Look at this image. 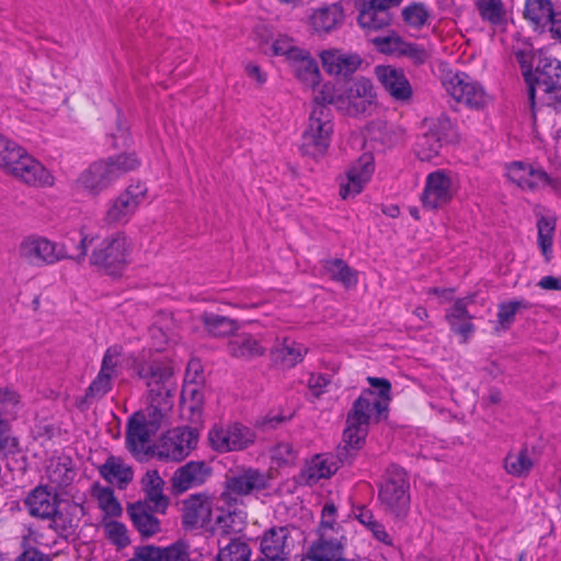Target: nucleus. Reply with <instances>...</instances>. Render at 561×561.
I'll return each mask as SVG.
<instances>
[{
  "label": "nucleus",
  "instance_id": "f257e3e1",
  "mask_svg": "<svg viewBox=\"0 0 561 561\" xmlns=\"http://www.w3.org/2000/svg\"><path fill=\"white\" fill-rule=\"evenodd\" d=\"M373 389L364 390L354 402L347 416V426L343 433L344 448L359 449L373 421H379L388 411L391 400V383L385 378L368 377Z\"/></svg>",
  "mask_w": 561,
  "mask_h": 561
},
{
  "label": "nucleus",
  "instance_id": "f03ea898",
  "mask_svg": "<svg viewBox=\"0 0 561 561\" xmlns=\"http://www.w3.org/2000/svg\"><path fill=\"white\" fill-rule=\"evenodd\" d=\"M520 66L525 81L528 84V98L535 105L537 94H542V103L550 105L561 96V61L540 50L531 48L514 51Z\"/></svg>",
  "mask_w": 561,
  "mask_h": 561
},
{
  "label": "nucleus",
  "instance_id": "7ed1b4c3",
  "mask_svg": "<svg viewBox=\"0 0 561 561\" xmlns=\"http://www.w3.org/2000/svg\"><path fill=\"white\" fill-rule=\"evenodd\" d=\"M334 124L329 107L314 105L301 135L302 154L318 159L323 157L331 145Z\"/></svg>",
  "mask_w": 561,
  "mask_h": 561
},
{
  "label": "nucleus",
  "instance_id": "20e7f679",
  "mask_svg": "<svg viewBox=\"0 0 561 561\" xmlns=\"http://www.w3.org/2000/svg\"><path fill=\"white\" fill-rule=\"evenodd\" d=\"M131 250V242L125 232H113L92 250L90 264L108 275H121L129 263Z\"/></svg>",
  "mask_w": 561,
  "mask_h": 561
},
{
  "label": "nucleus",
  "instance_id": "39448f33",
  "mask_svg": "<svg viewBox=\"0 0 561 561\" xmlns=\"http://www.w3.org/2000/svg\"><path fill=\"white\" fill-rule=\"evenodd\" d=\"M168 411V404L158 407L153 400L144 411L131 415L126 433L127 447L131 454L147 453L151 437L160 428Z\"/></svg>",
  "mask_w": 561,
  "mask_h": 561
},
{
  "label": "nucleus",
  "instance_id": "423d86ee",
  "mask_svg": "<svg viewBox=\"0 0 561 561\" xmlns=\"http://www.w3.org/2000/svg\"><path fill=\"white\" fill-rule=\"evenodd\" d=\"M137 376L145 380L149 391L150 404L154 400L158 407L168 404V410L171 409V397L175 390L172 381L173 368L167 362L152 359L149 362H139L135 364Z\"/></svg>",
  "mask_w": 561,
  "mask_h": 561
},
{
  "label": "nucleus",
  "instance_id": "0eeeda50",
  "mask_svg": "<svg viewBox=\"0 0 561 561\" xmlns=\"http://www.w3.org/2000/svg\"><path fill=\"white\" fill-rule=\"evenodd\" d=\"M137 376L145 380L149 391L150 404L154 400L158 407L168 404V410L171 409V397L175 390L172 381L173 368L167 362L152 359L149 362H139L135 364Z\"/></svg>",
  "mask_w": 561,
  "mask_h": 561
},
{
  "label": "nucleus",
  "instance_id": "6e6552de",
  "mask_svg": "<svg viewBox=\"0 0 561 561\" xmlns=\"http://www.w3.org/2000/svg\"><path fill=\"white\" fill-rule=\"evenodd\" d=\"M15 252L18 260L31 267L54 265L68 257L64 244L36 233L23 237Z\"/></svg>",
  "mask_w": 561,
  "mask_h": 561
},
{
  "label": "nucleus",
  "instance_id": "1a4fd4ad",
  "mask_svg": "<svg viewBox=\"0 0 561 561\" xmlns=\"http://www.w3.org/2000/svg\"><path fill=\"white\" fill-rule=\"evenodd\" d=\"M442 84L451 99L470 108H483L490 101L484 88L465 72L446 71L442 77Z\"/></svg>",
  "mask_w": 561,
  "mask_h": 561
},
{
  "label": "nucleus",
  "instance_id": "9d476101",
  "mask_svg": "<svg viewBox=\"0 0 561 561\" xmlns=\"http://www.w3.org/2000/svg\"><path fill=\"white\" fill-rule=\"evenodd\" d=\"M148 187L142 182L131 183L116 198L108 201L103 216L107 226H124L137 211L138 207L146 201Z\"/></svg>",
  "mask_w": 561,
  "mask_h": 561
},
{
  "label": "nucleus",
  "instance_id": "9b49d317",
  "mask_svg": "<svg viewBox=\"0 0 561 561\" xmlns=\"http://www.w3.org/2000/svg\"><path fill=\"white\" fill-rule=\"evenodd\" d=\"M199 434L197 430L180 426L169 430L156 445V456L160 460L179 462L196 448Z\"/></svg>",
  "mask_w": 561,
  "mask_h": 561
},
{
  "label": "nucleus",
  "instance_id": "f8f14e48",
  "mask_svg": "<svg viewBox=\"0 0 561 561\" xmlns=\"http://www.w3.org/2000/svg\"><path fill=\"white\" fill-rule=\"evenodd\" d=\"M457 190L451 172L439 169L428 173L421 194L423 208L427 210L444 208L454 199Z\"/></svg>",
  "mask_w": 561,
  "mask_h": 561
},
{
  "label": "nucleus",
  "instance_id": "ddd939ff",
  "mask_svg": "<svg viewBox=\"0 0 561 561\" xmlns=\"http://www.w3.org/2000/svg\"><path fill=\"white\" fill-rule=\"evenodd\" d=\"M409 481L407 472L393 468L387 472L379 490L381 503L397 517L404 516L410 506Z\"/></svg>",
  "mask_w": 561,
  "mask_h": 561
},
{
  "label": "nucleus",
  "instance_id": "4468645a",
  "mask_svg": "<svg viewBox=\"0 0 561 561\" xmlns=\"http://www.w3.org/2000/svg\"><path fill=\"white\" fill-rule=\"evenodd\" d=\"M255 439L254 432L240 423L214 426L208 433V440L213 449L219 453L241 450Z\"/></svg>",
  "mask_w": 561,
  "mask_h": 561
},
{
  "label": "nucleus",
  "instance_id": "2eb2a0df",
  "mask_svg": "<svg viewBox=\"0 0 561 561\" xmlns=\"http://www.w3.org/2000/svg\"><path fill=\"white\" fill-rule=\"evenodd\" d=\"M375 172V158L371 152H364L353 162L340 180V196L343 199L355 197L363 192Z\"/></svg>",
  "mask_w": 561,
  "mask_h": 561
},
{
  "label": "nucleus",
  "instance_id": "dca6fc26",
  "mask_svg": "<svg viewBox=\"0 0 561 561\" xmlns=\"http://www.w3.org/2000/svg\"><path fill=\"white\" fill-rule=\"evenodd\" d=\"M15 159L8 173L36 187H51L55 184L53 173L37 159L31 156L24 148Z\"/></svg>",
  "mask_w": 561,
  "mask_h": 561
},
{
  "label": "nucleus",
  "instance_id": "f3484780",
  "mask_svg": "<svg viewBox=\"0 0 561 561\" xmlns=\"http://www.w3.org/2000/svg\"><path fill=\"white\" fill-rule=\"evenodd\" d=\"M426 126L427 130L415 144V153L422 161H430L439 153L451 124L449 119L438 118L427 122Z\"/></svg>",
  "mask_w": 561,
  "mask_h": 561
},
{
  "label": "nucleus",
  "instance_id": "a211bd4d",
  "mask_svg": "<svg viewBox=\"0 0 561 561\" xmlns=\"http://www.w3.org/2000/svg\"><path fill=\"white\" fill-rule=\"evenodd\" d=\"M506 176L523 191H539L550 184V176L543 169L520 161L506 167Z\"/></svg>",
  "mask_w": 561,
  "mask_h": 561
},
{
  "label": "nucleus",
  "instance_id": "6ab92c4d",
  "mask_svg": "<svg viewBox=\"0 0 561 561\" xmlns=\"http://www.w3.org/2000/svg\"><path fill=\"white\" fill-rule=\"evenodd\" d=\"M344 100L343 110L350 115L370 112L376 101V93L374 92L371 81L364 77L356 78L347 88Z\"/></svg>",
  "mask_w": 561,
  "mask_h": 561
},
{
  "label": "nucleus",
  "instance_id": "aec40b11",
  "mask_svg": "<svg viewBox=\"0 0 561 561\" xmlns=\"http://www.w3.org/2000/svg\"><path fill=\"white\" fill-rule=\"evenodd\" d=\"M268 478L256 469H247L238 474L228 477L221 500H233L234 495H248L267 486Z\"/></svg>",
  "mask_w": 561,
  "mask_h": 561
},
{
  "label": "nucleus",
  "instance_id": "412c9836",
  "mask_svg": "<svg viewBox=\"0 0 561 561\" xmlns=\"http://www.w3.org/2000/svg\"><path fill=\"white\" fill-rule=\"evenodd\" d=\"M330 531L322 533L317 540H314L307 553L316 561H343L344 560V537L334 528H329Z\"/></svg>",
  "mask_w": 561,
  "mask_h": 561
},
{
  "label": "nucleus",
  "instance_id": "4be33fe9",
  "mask_svg": "<svg viewBox=\"0 0 561 561\" xmlns=\"http://www.w3.org/2000/svg\"><path fill=\"white\" fill-rule=\"evenodd\" d=\"M183 523L185 526H206L215 517L213 500L205 493L190 495L183 501Z\"/></svg>",
  "mask_w": 561,
  "mask_h": 561
},
{
  "label": "nucleus",
  "instance_id": "5701e85b",
  "mask_svg": "<svg viewBox=\"0 0 561 561\" xmlns=\"http://www.w3.org/2000/svg\"><path fill=\"white\" fill-rule=\"evenodd\" d=\"M375 73L385 90L399 102L411 100L413 91L403 70L392 66H377Z\"/></svg>",
  "mask_w": 561,
  "mask_h": 561
},
{
  "label": "nucleus",
  "instance_id": "b1692460",
  "mask_svg": "<svg viewBox=\"0 0 561 561\" xmlns=\"http://www.w3.org/2000/svg\"><path fill=\"white\" fill-rule=\"evenodd\" d=\"M58 496L53 488L38 485L26 497L25 505L32 516L51 519L58 513Z\"/></svg>",
  "mask_w": 561,
  "mask_h": 561
},
{
  "label": "nucleus",
  "instance_id": "393cba45",
  "mask_svg": "<svg viewBox=\"0 0 561 561\" xmlns=\"http://www.w3.org/2000/svg\"><path fill=\"white\" fill-rule=\"evenodd\" d=\"M470 298L457 299L454 305L446 311V321L450 330L459 335L461 343H467L476 331L472 323V316L468 311Z\"/></svg>",
  "mask_w": 561,
  "mask_h": 561
},
{
  "label": "nucleus",
  "instance_id": "a878e982",
  "mask_svg": "<svg viewBox=\"0 0 561 561\" xmlns=\"http://www.w3.org/2000/svg\"><path fill=\"white\" fill-rule=\"evenodd\" d=\"M210 476V469L202 461H190L178 468L171 479L175 493H183L203 484Z\"/></svg>",
  "mask_w": 561,
  "mask_h": 561
},
{
  "label": "nucleus",
  "instance_id": "bb28decb",
  "mask_svg": "<svg viewBox=\"0 0 561 561\" xmlns=\"http://www.w3.org/2000/svg\"><path fill=\"white\" fill-rule=\"evenodd\" d=\"M323 69L331 76H348L357 70L362 59L357 54L341 49H327L320 55Z\"/></svg>",
  "mask_w": 561,
  "mask_h": 561
},
{
  "label": "nucleus",
  "instance_id": "cd10ccee",
  "mask_svg": "<svg viewBox=\"0 0 561 561\" xmlns=\"http://www.w3.org/2000/svg\"><path fill=\"white\" fill-rule=\"evenodd\" d=\"M91 497L96 502L103 514V526H124L116 518L123 514V507L110 486L95 482L91 486Z\"/></svg>",
  "mask_w": 561,
  "mask_h": 561
},
{
  "label": "nucleus",
  "instance_id": "c85d7f7f",
  "mask_svg": "<svg viewBox=\"0 0 561 561\" xmlns=\"http://www.w3.org/2000/svg\"><path fill=\"white\" fill-rule=\"evenodd\" d=\"M339 469L334 457L327 454L314 455L308 460L299 476V481L304 484L313 485L321 479H329Z\"/></svg>",
  "mask_w": 561,
  "mask_h": 561
},
{
  "label": "nucleus",
  "instance_id": "c756f323",
  "mask_svg": "<svg viewBox=\"0 0 561 561\" xmlns=\"http://www.w3.org/2000/svg\"><path fill=\"white\" fill-rule=\"evenodd\" d=\"M78 185L91 194H99L107 188L114 179L104 160L91 163L78 178Z\"/></svg>",
  "mask_w": 561,
  "mask_h": 561
},
{
  "label": "nucleus",
  "instance_id": "7c9ffc66",
  "mask_svg": "<svg viewBox=\"0 0 561 561\" xmlns=\"http://www.w3.org/2000/svg\"><path fill=\"white\" fill-rule=\"evenodd\" d=\"M100 476L110 484L124 490L133 481V468L122 458L110 456L105 462L99 467Z\"/></svg>",
  "mask_w": 561,
  "mask_h": 561
},
{
  "label": "nucleus",
  "instance_id": "2f4dec72",
  "mask_svg": "<svg viewBox=\"0 0 561 561\" xmlns=\"http://www.w3.org/2000/svg\"><path fill=\"white\" fill-rule=\"evenodd\" d=\"M293 541L288 537V528H270L261 539V550L266 559L285 558L289 551Z\"/></svg>",
  "mask_w": 561,
  "mask_h": 561
},
{
  "label": "nucleus",
  "instance_id": "473e14b6",
  "mask_svg": "<svg viewBox=\"0 0 561 561\" xmlns=\"http://www.w3.org/2000/svg\"><path fill=\"white\" fill-rule=\"evenodd\" d=\"M140 484L145 493V500L152 503L157 512L164 514L169 507L170 500L163 493L164 480L161 478L158 470H148L141 478Z\"/></svg>",
  "mask_w": 561,
  "mask_h": 561
},
{
  "label": "nucleus",
  "instance_id": "72a5a7b5",
  "mask_svg": "<svg viewBox=\"0 0 561 561\" xmlns=\"http://www.w3.org/2000/svg\"><path fill=\"white\" fill-rule=\"evenodd\" d=\"M265 351L262 339L249 333L234 335L228 343V353L240 359L250 360L262 356Z\"/></svg>",
  "mask_w": 561,
  "mask_h": 561
},
{
  "label": "nucleus",
  "instance_id": "f704fd0d",
  "mask_svg": "<svg viewBox=\"0 0 561 561\" xmlns=\"http://www.w3.org/2000/svg\"><path fill=\"white\" fill-rule=\"evenodd\" d=\"M296 78L306 87L316 90L321 82V73L316 59L310 53L304 49L296 54V58L289 64Z\"/></svg>",
  "mask_w": 561,
  "mask_h": 561
},
{
  "label": "nucleus",
  "instance_id": "c9c22d12",
  "mask_svg": "<svg viewBox=\"0 0 561 561\" xmlns=\"http://www.w3.org/2000/svg\"><path fill=\"white\" fill-rule=\"evenodd\" d=\"M136 556L141 561H187V547L182 542L165 548L144 546L136 549Z\"/></svg>",
  "mask_w": 561,
  "mask_h": 561
},
{
  "label": "nucleus",
  "instance_id": "e433bc0d",
  "mask_svg": "<svg viewBox=\"0 0 561 561\" xmlns=\"http://www.w3.org/2000/svg\"><path fill=\"white\" fill-rule=\"evenodd\" d=\"M344 19V11L340 4H331L316 9L310 15V25L317 33H329Z\"/></svg>",
  "mask_w": 561,
  "mask_h": 561
},
{
  "label": "nucleus",
  "instance_id": "4c0bfd02",
  "mask_svg": "<svg viewBox=\"0 0 561 561\" xmlns=\"http://www.w3.org/2000/svg\"><path fill=\"white\" fill-rule=\"evenodd\" d=\"M46 477L54 488L69 485L76 477L72 460L66 456L50 458L46 466Z\"/></svg>",
  "mask_w": 561,
  "mask_h": 561
},
{
  "label": "nucleus",
  "instance_id": "58836bf2",
  "mask_svg": "<svg viewBox=\"0 0 561 561\" xmlns=\"http://www.w3.org/2000/svg\"><path fill=\"white\" fill-rule=\"evenodd\" d=\"M320 273L330 279L341 283L350 288L357 284V274L341 259H329L321 261Z\"/></svg>",
  "mask_w": 561,
  "mask_h": 561
},
{
  "label": "nucleus",
  "instance_id": "ea45409f",
  "mask_svg": "<svg viewBox=\"0 0 561 561\" xmlns=\"http://www.w3.org/2000/svg\"><path fill=\"white\" fill-rule=\"evenodd\" d=\"M307 353V348L293 340L284 339L272 351L273 360L285 368H290L300 363Z\"/></svg>",
  "mask_w": 561,
  "mask_h": 561
},
{
  "label": "nucleus",
  "instance_id": "a19ab883",
  "mask_svg": "<svg viewBox=\"0 0 561 561\" xmlns=\"http://www.w3.org/2000/svg\"><path fill=\"white\" fill-rule=\"evenodd\" d=\"M537 244L545 259L549 263L553 256V241L556 233V219L550 216H542L537 221Z\"/></svg>",
  "mask_w": 561,
  "mask_h": 561
},
{
  "label": "nucleus",
  "instance_id": "79ce46f5",
  "mask_svg": "<svg viewBox=\"0 0 561 561\" xmlns=\"http://www.w3.org/2000/svg\"><path fill=\"white\" fill-rule=\"evenodd\" d=\"M204 404V394L201 383L193 378L184 382L182 389V409L191 412L193 420H198Z\"/></svg>",
  "mask_w": 561,
  "mask_h": 561
},
{
  "label": "nucleus",
  "instance_id": "37998d69",
  "mask_svg": "<svg viewBox=\"0 0 561 561\" xmlns=\"http://www.w3.org/2000/svg\"><path fill=\"white\" fill-rule=\"evenodd\" d=\"M556 12L550 0H526L525 2L524 16L536 27L550 24Z\"/></svg>",
  "mask_w": 561,
  "mask_h": 561
},
{
  "label": "nucleus",
  "instance_id": "c03bdc74",
  "mask_svg": "<svg viewBox=\"0 0 561 561\" xmlns=\"http://www.w3.org/2000/svg\"><path fill=\"white\" fill-rule=\"evenodd\" d=\"M480 18L493 27L503 26L507 21V11L502 0H477Z\"/></svg>",
  "mask_w": 561,
  "mask_h": 561
},
{
  "label": "nucleus",
  "instance_id": "a18cd8bd",
  "mask_svg": "<svg viewBox=\"0 0 561 561\" xmlns=\"http://www.w3.org/2000/svg\"><path fill=\"white\" fill-rule=\"evenodd\" d=\"M226 504L224 507L216 508L215 523L218 526H236L247 523V512L242 503L233 500H222Z\"/></svg>",
  "mask_w": 561,
  "mask_h": 561
},
{
  "label": "nucleus",
  "instance_id": "49530a36",
  "mask_svg": "<svg viewBox=\"0 0 561 561\" xmlns=\"http://www.w3.org/2000/svg\"><path fill=\"white\" fill-rule=\"evenodd\" d=\"M127 514L134 526H158L160 520L157 518L154 505L147 500L131 503L127 506Z\"/></svg>",
  "mask_w": 561,
  "mask_h": 561
},
{
  "label": "nucleus",
  "instance_id": "de8ad7c7",
  "mask_svg": "<svg viewBox=\"0 0 561 561\" xmlns=\"http://www.w3.org/2000/svg\"><path fill=\"white\" fill-rule=\"evenodd\" d=\"M358 24L366 31H377L390 22L386 10L375 7L371 1L363 5L357 18Z\"/></svg>",
  "mask_w": 561,
  "mask_h": 561
},
{
  "label": "nucleus",
  "instance_id": "09e8293b",
  "mask_svg": "<svg viewBox=\"0 0 561 561\" xmlns=\"http://www.w3.org/2000/svg\"><path fill=\"white\" fill-rule=\"evenodd\" d=\"M534 466L530 451L527 448L511 451L504 460V467L508 474L514 477L527 476Z\"/></svg>",
  "mask_w": 561,
  "mask_h": 561
},
{
  "label": "nucleus",
  "instance_id": "8fccbe9b",
  "mask_svg": "<svg viewBox=\"0 0 561 561\" xmlns=\"http://www.w3.org/2000/svg\"><path fill=\"white\" fill-rule=\"evenodd\" d=\"M104 161L106 162L114 181L127 172L136 170L140 165V160L134 152L121 153L115 157H110Z\"/></svg>",
  "mask_w": 561,
  "mask_h": 561
},
{
  "label": "nucleus",
  "instance_id": "3c124183",
  "mask_svg": "<svg viewBox=\"0 0 561 561\" xmlns=\"http://www.w3.org/2000/svg\"><path fill=\"white\" fill-rule=\"evenodd\" d=\"M401 15L409 27L420 30L430 23L431 11L424 3L413 2L403 8Z\"/></svg>",
  "mask_w": 561,
  "mask_h": 561
},
{
  "label": "nucleus",
  "instance_id": "603ef678",
  "mask_svg": "<svg viewBox=\"0 0 561 561\" xmlns=\"http://www.w3.org/2000/svg\"><path fill=\"white\" fill-rule=\"evenodd\" d=\"M203 322L213 336H226L238 329L234 320L215 313L205 314Z\"/></svg>",
  "mask_w": 561,
  "mask_h": 561
},
{
  "label": "nucleus",
  "instance_id": "864d4df0",
  "mask_svg": "<svg viewBox=\"0 0 561 561\" xmlns=\"http://www.w3.org/2000/svg\"><path fill=\"white\" fill-rule=\"evenodd\" d=\"M123 360V347L117 344L112 345L107 347L103 355L100 371L115 379L121 374Z\"/></svg>",
  "mask_w": 561,
  "mask_h": 561
},
{
  "label": "nucleus",
  "instance_id": "5fc2aeb1",
  "mask_svg": "<svg viewBox=\"0 0 561 561\" xmlns=\"http://www.w3.org/2000/svg\"><path fill=\"white\" fill-rule=\"evenodd\" d=\"M23 147L0 133V168L9 171L15 159L20 158Z\"/></svg>",
  "mask_w": 561,
  "mask_h": 561
},
{
  "label": "nucleus",
  "instance_id": "6e6d98bb",
  "mask_svg": "<svg viewBox=\"0 0 561 561\" xmlns=\"http://www.w3.org/2000/svg\"><path fill=\"white\" fill-rule=\"evenodd\" d=\"M297 457L298 450L288 442H280L271 449L272 462L278 467L295 465Z\"/></svg>",
  "mask_w": 561,
  "mask_h": 561
},
{
  "label": "nucleus",
  "instance_id": "4d7b16f0",
  "mask_svg": "<svg viewBox=\"0 0 561 561\" xmlns=\"http://www.w3.org/2000/svg\"><path fill=\"white\" fill-rule=\"evenodd\" d=\"M314 92L316 105L335 104L337 107L343 108L345 100L343 95H337L333 83L327 82L319 84Z\"/></svg>",
  "mask_w": 561,
  "mask_h": 561
},
{
  "label": "nucleus",
  "instance_id": "13d9d810",
  "mask_svg": "<svg viewBox=\"0 0 561 561\" xmlns=\"http://www.w3.org/2000/svg\"><path fill=\"white\" fill-rule=\"evenodd\" d=\"M251 549L248 543L233 540L220 550L218 554L219 561H248Z\"/></svg>",
  "mask_w": 561,
  "mask_h": 561
},
{
  "label": "nucleus",
  "instance_id": "bf43d9fd",
  "mask_svg": "<svg viewBox=\"0 0 561 561\" xmlns=\"http://www.w3.org/2000/svg\"><path fill=\"white\" fill-rule=\"evenodd\" d=\"M528 307H529V304L523 299L511 300V301L500 304L499 312H497L499 324L504 330L507 329L513 323L517 311L519 309H527Z\"/></svg>",
  "mask_w": 561,
  "mask_h": 561
},
{
  "label": "nucleus",
  "instance_id": "052dcab7",
  "mask_svg": "<svg viewBox=\"0 0 561 561\" xmlns=\"http://www.w3.org/2000/svg\"><path fill=\"white\" fill-rule=\"evenodd\" d=\"M113 379L114 378L108 375L99 371L85 392L87 399H100L104 397L112 390Z\"/></svg>",
  "mask_w": 561,
  "mask_h": 561
},
{
  "label": "nucleus",
  "instance_id": "680f3d73",
  "mask_svg": "<svg viewBox=\"0 0 561 561\" xmlns=\"http://www.w3.org/2000/svg\"><path fill=\"white\" fill-rule=\"evenodd\" d=\"M398 57H405L413 65L420 66L430 59V53L420 44L404 41Z\"/></svg>",
  "mask_w": 561,
  "mask_h": 561
},
{
  "label": "nucleus",
  "instance_id": "e2e57ef3",
  "mask_svg": "<svg viewBox=\"0 0 561 561\" xmlns=\"http://www.w3.org/2000/svg\"><path fill=\"white\" fill-rule=\"evenodd\" d=\"M273 55L284 56L290 64L295 60L296 54L301 53L304 48H299L293 44V41L286 36L277 37L272 46Z\"/></svg>",
  "mask_w": 561,
  "mask_h": 561
},
{
  "label": "nucleus",
  "instance_id": "0e129e2a",
  "mask_svg": "<svg viewBox=\"0 0 561 561\" xmlns=\"http://www.w3.org/2000/svg\"><path fill=\"white\" fill-rule=\"evenodd\" d=\"M376 48L388 55L399 56L404 41L397 35L376 36L371 39Z\"/></svg>",
  "mask_w": 561,
  "mask_h": 561
},
{
  "label": "nucleus",
  "instance_id": "69168bd1",
  "mask_svg": "<svg viewBox=\"0 0 561 561\" xmlns=\"http://www.w3.org/2000/svg\"><path fill=\"white\" fill-rule=\"evenodd\" d=\"M57 528H34L31 531V536L34 537V541L39 546L54 547L57 545Z\"/></svg>",
  "mask_w": 561,
  "mask_h": 561
},
{
  "label": "nucleus",
  "instance_id": "338daca9",
  "mask_svg": "<svg viewBox=\"0 0 561 561\" xmlns=\"http://www.w3.org/2000/svg\"><path fill=\"white\" fill-rule=\"evenodd\" d=\"M0 451L4 455H14L19 451V442L11 435L9 425L0 432Z\"/></svg>",
  "mask_w": 561,
  "mask_h": 561
},
{
  "label": "nucleus",
  "instance_id": "774afa93",
  "mask_svg": "<svg viewBox=\"0 0 561 561\" xmlns=\"http://www.w3.org/2000/svg\"><path fill=\"white\" fill-rule=\"evenodd\" d=\"M149 334L151 340L150 347L152 350L161 352L167 347L169 343V335L165 331L154 325L150 328Z\"/></svg>",
  "mask_w": 561,
  "mask_h": 561
}]
</instances>
